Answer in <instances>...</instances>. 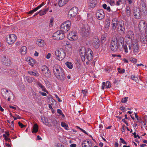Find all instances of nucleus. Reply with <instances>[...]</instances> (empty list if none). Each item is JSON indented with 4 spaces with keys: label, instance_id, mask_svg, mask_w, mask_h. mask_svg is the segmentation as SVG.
<instances>
[{
    "label": "nucleus",
    "instance_id": "obj_19",
    "mask_svg": "<svg viewBox=\"0 0 147 147\" xmlns=\"http://www.w3.org/2000/svg\"><path fill=\"white\" fill-rule=\"evenodd\" d=\"M125 28L124 26L122 24H119L117 27V31L121 35H123L125 33Z\"/></svg>",
    "mask_w": 147,
    "mask_h": 147
},
{
    "label": "nucleus",
    "instance_id": "obj_48",
    "mask_svg": "<svg viewBox=\"0 0 147 147\" xmlns=\"http://www.w3.org/2000/svg\"><path fill=\"white\" fill-rule=\"evenodd\" d=\"M55 147H63V146L61 144L58 143L56 144L55 145Z\"/></svg>",
    "mask_w": 147,
    "mask_h": 147
},
{
    "label": "nucleus",
    "instance_id": "obj_8",
    "mask_svg": "<svg viewBox=\"0 0 147 147\" xmlns=\"http://www.w3.org/2000/svg\"><path fill=\"white\" fill-rule=\"evenodd\" d=\"M134 35V33L132 31H129L127 32V35L125 37V41L128 45L134 42L133 41Z\"/></svg>",
    "mask_w": 147,
    "mask_h": 147
},
{
    "label": "nucleus",
    "instance_id": "obj_29",
    "mask_svg": "<svg viewBox=\"0 0 147 147\" xmlns=\"http://www.w3.org/2000/svg\"><path fill=\"white\" fill-rule=\"evenodd\" d=\"M38 125L36 123L34 124L33 127L32 132V133H36L38 131Z\"/></svg>",
    "mask_w": 147,
    "mask_h": 147
},
{
    "label": "nucleus",
    "instance_id": "obj_22",
    "mask_svg": "<svg viewBox=\"0 0 147 147\" xmlns=\"http://www.w3.org/2000/svg\"><path fill=\"white\" fill-rule=\"evenodd\" d=\"M38 87H40L42 91L45 92H47V91L45 88V86L43 85L40 82H37L36 83Z\"/></svg>",
    "mask_w": 147,
    "mask_h": 147
},
{
    "label": "nucleus",
    "instance_id": "obj_61",
    "mask_svg": "<svg viewBox=\"0 0 147 147\" xmlns=\"http://www.w3.org/2000/svg\"><path fill=\"white\" fill-rule=\"evenodd\" d=\"M35 11H34V9L33 10H32L31 11H29V14H31V13H34Z\"/></svg>",
    "mask_w": 147,
    "mask_h": 147
},
{
    "label": "nucleus",
    "instance_id": "obj_9",
    "mask_svg": "<svg viewBox=\"0 0 147 147\" xmlns=\"http://www.w3.org/2000/svg\"><path fill=\"white\" fill-rule=\"evenodd\" d=\"M129 50H131L132 48L133 52L135 54L138 53L139 52V47L138 43L136 41H134V42L131 44L129 45Z\"/></svg>",
    "mask_w": 147,
    "mask_h": 147
},
{
    "label": "nucleus",
    "instance_id": "obj_18",
    "mask_svg": "<svg viewBox=\"0 0 147 147\" xmlns=\"http://www.w3.org/2000/svg\"><path fill=\"white\" fill-rule=\"evenodd\" d=\"M119 24H121L119 23L116 18H114L113 19L112 24L113 29L115 30L116 28H117V27L119 26Z\"/></svg>",
    "mask_w": 147,
    "mask_h": 147
},
{
    "label": "nucleus",
    "instance_id": "obj_17",
    "mask_svg": "<svg viewBox=\"0 0 147 147\" xmlns=\"http://www.w3.org/2000/svg\"><path fill=\"white\" fill-rule=\"evenodd\" d=\"M42 71L45 76L47 77H49L51 76L50 71L48 68L46 66H44L42 69Z\"/></svg>",
    "mask_w": 147,
    "mask_h": 147
},
{
    "label": "nucleus",
    "instance_id": "obj_62",
    "mask_svg": "<svg viewBox=\"0 0 147 147\" xmlns=\"http://www.w3.org/2000/svg\"><path fill=\"white\" fill-rule=\"evenodd\" d=\"M38 53L36 51H35V53L34 54V55L35 56H38Z\"/></svg>",
    "mask_w": 147,
    "mask_h": 147
},
{
    "label": "nucleus",
    "instance_id": "obj_13",
    "mask_svg": "<svg viewBox=\"0 0 147 147\" xmlns=\"http://www.w3.org/2000/svg\"><path fill=\"white\" fill-rule=\"evenodd\" d=\"M78 9L76 7H72L69 11L68 13V17L71 18L75 16L78 13Z\"/></svg>",
    "mask_w": 147,
    "mask_h": 147
},
{
    "label": "nucleus",
    "instance_id": "obj_14",
    "mask_svg": "<svg viewBox=\"0 0 147 147\" xmlns=\"http://www.w3.org/2000/svg\"><path fill=\"white\" fill-rule=\"evenodd\" d=\"M96 16L97 18L99 20L103 19L105 16L103 10L102 9L97 10L96 13Z\"/></svg>",
    "mask_w": 147,
    "mask_h": 147
},
{
    "label": "nucleus",
    "instance_id": "obj_33",
    "mask_svg": "<svg viewBox=\"0 0 147 147\" xmlns=\"http://www.w3.org/2000/svg\"><path fill=\"white\" fill-rule=\"evenodd\" d=\"M25 79L29 83H32L34 80L33 78L29 76H26Z\"/></svg>",
    "mask_w": 147,
    "mask_h": 147
},
{
    "label": "nucleus",
    "instance_id": "obj_52",
    "mask_svg": "<svg viewBox=\"0 0 147 147\" xmlns=\"http://www.w3.org/2000/svg\"><path fill=\"white\" fill-rule=\"evenodd\" d=\"M55 97L57 99L58 101L59 102H61L62 101V100L59 98V97L57 95L55 94Z\"/></svg>",
    "mask_w": 147,
    "mask_h": 147
},
{
    "label": "nucleus",
    "instance_id": "obj_44",
    "mask_svg": "<svg viewBox=\"0 0 147 147\" xmlns=\"http://www.w3.org/2000/svg\"><path fill=\"white\" fill-rule=\"evenodd\" d=\"M123 47L124 49V52L126 53H127L128 52V51L127 45H123Z\"/></svg>",
    "mask_w": 147,
    "mask_h": 147
},
{
    "label": "nucleus",
    "instance_id": "obj_45",
    "mask_svg": "<svg viewBox=\"0 0 147 147\" xmlns=\"http://www.w3.org/2000/svg\"><path fill=\"white\" fill-rule=\"evenodd\" d=\"M106 86L107 88H109L111 87V83L109 81H107L106 82Z\"/></svg>",
    "mask_w": 147,
    "mask_h": 147
},
{
    "label": "nucleus",
    "instance_id": "obj_31",
    "mask_svg": "<svg viewBox=\"0 0 147 147\" xmlns=\"http://www.w3.org/2000/svg\"><path fill=\"white\" fill-rule=\"evenodd\" d=\"M141 9L142 11H144L146 9V5L144 1H142L141 3Z\"/></svg>",
    "mask_w": 147,
    "mask_h": 147
},
{
    "label": "nucleus",
    "instance_id": "obj_15",
    "mask_svg": "<svg viewBox=\"0 0 147 147\" xmlns=\"http://www.w3.org/2000/svg\"><path fill=\"white\" fill-rule=\"evenodd\" d=\"M147 24L145 21L141 20L140 21L138 25V28L140 31L142 32L147 28Z\"/></svg>",
    "mask_w": 147,
    "mask_h": 147
},
{
    "label": "nucleus",
    "instance_id": "obj_37",
    "mask_svg": "<svg viewBox=\"0 0 147 147\" xmlns=\"http://www.w3.org/2000/svg\"><path fill=\"white\" fill-rule=\"evenodd\" d=\"M96 3V0H92L91 1L90 6L91 7L94 8L95 6Z\"/></svg>",
    "mask_w": 147,
    "mask_h": 147
},
{
    "label": "nucleus",
    "instance_id": "obj_59",
    "mask_svg": "<svg viewBox=\"0 0 147 147\" xmlns=\"http://www.w3.org/2000/svg\"><path fill=\"white\" fill-rule=\"evenodd\" d=\"M126 1L129 4H131L132 0H126Z\"/></svg>",
    "mask_w": 147,
    "mask_h": 147
},
{
    "label": "nucleus",
    "instance_id": "obj_36",
    "mask_svg": "<svg viewBox=\"0 0 147 147\" xmlns=\"http://www.w3.org/2000/svg\"><path fill=\"white\" fill-rule=\"evenodd\" d=\"M28 73L31 75L34 76H39V74L37 72H34L33 71H28Z\"/></svg>",
    "mask_w": 147,
    "mask_h": 147
},
{
    "label": "nucleus",
    "instance_id": "obj_47",
    "mask_svg": "<svg viewBox=\"0 0 147 147\" xmlns=\"http://www.w3.org/2000/svg\"><path fill=\"white\" fill-rule=\"evenodd\" d=\"M3 136L5 138V140L8 141V142H10L11 140L10 139L7 138L5 134H3Z\"/></svg>",
    "mask_w": 147,
    "mask_h": 147
},
{
    "label": "nucleus",
    "instance_id": "obj_16",
    "mask_svg": "<svg viewBox=\"0 0 147 147\" xmlns=\"http://www.w3.org/2000/svg\"><path fill=\"white\" fill-rule=\"evenodd\" d=\"M1 61L3 65L6 66H9L11 63V60L9 59L6 58L5 56L2 57Z\"/></svg>",
    "mask_w": 147,
    "mask_h": 147
},
{
    "label": "nucleus",
    "instance_id": "obj_27",
    "mask_svg": "<svg viewBox=\"0 0 147 147\" xmlns=\"http://www.w3.org/2000/svg\"><path fill=\"white\" fill-rule=\"evenodd\" d=\"M126 15L128 17H130L131 15V9L129 6H127L126 8Z\"/></svg>",
    "mask_w": 147,
    "mask_h": 147
},
{
    "label": "nucleus",
    "instance_id": "obj_41",
    "mask_svg": "<svg viewBox=\"0 0 147 147\" xmlns=\"http://www.w3.org/2000/svg\"><path fill=\"white\" fill-rule=\"evenodd\" d=\"M58 3V5L60 7H62L65 4L63 0H59Z\"/></svg>",
    "mask_w": 147,
    "mask_h": 147
},
{
    "label": "nucleus",
    "instance_id": "obj_5",
    "mask_svg": "<svg viewBox=\"0 0 147 147\" xmlns=\"http://www.w3.org/2000/svg\"><path fill=\"white\" fill-rule=\"evenodd\" d=\"M1 93L3 98L5 99H6L8 98L7 100L9 101L11 99V97L13 96V93L11 91H9L3 88L1 90Z\"/></svg>",
    "mask_w": 147,
    "mask_h": 147
},
{
    "label": "nucleus",
    "instance_id": "obj_24",
    "mask_svg": "<svg viewBox=\"0 0 147 147\" xmlns=\"http://www.w3.org/2000/svg\"><path fill=\"white\" fill-rule=\"evenodd\" d=\"M135 11L133 12L134 14L135 18L136 19H140L141 18V14L140 12L139 11L135 12Z\"/></svg>",
    "mask_w": 147,
    "mask_h": 147
},
{
    "label": "nucleus",
    "instance_id": "obj_54",
    "mask_svg": "<svg viewBox=\"0 0 147 147\" xmlns=\"http://www.w3.org/2000/svg\"><path fill=\"white\" fill-rule=\"evenodd\" d=\"M18 124L19 126L21 127V128H23V127L24 126L22 124V123H21L20 122H19Z\"/></svg>",
    "mask_w": 147,
    "mask_h": 147
},
{
    "label": "nucleus",
    "instance_id": "obj_21",
    "mask_svg": "<svg viewBox=\"0 0 147 147\" xmlns=\"http://www.w3.org/2000/svg\"><path fill=\"white\" fill-rule=\"evenodd\" d=\"M100 42V40L98 38H95L93 39L92 44L95 48L98 49L99 47Z\"/></svg>",
    "mask_w": 147,
    "mask_h": 147
},
{
    "label": "nucleus",
    "instance_id": "obj_7",
    "mask_svg": "<svg viewBox=\"0 0 147 147\" xmlns=\"http://www.w3.org/2000/svg\"><path fill=\"white\" fill-rule=\"evenodd\" d=\"M61 30L57 31L53 34V38L57 40H61L65 37V35L64 33Z\"/></svg>",
    "mask_w": 147,
    "mask_h": 147
},
{
    "label": "nucleus",
    "instance_id": "obj_34",
    "mask_svg": "<svg viewBox=\"0 0 147 147\" xmlns=\"http://www.w3.org/2000/svg\"><path fill=\"white\" fill-rule=\"evenodd\" d=\"M66 66L69 69H72L73 67V65L72 63L69 61L66 62L65 63Z\"/></svg>",
    "mask_w": 147,
    "mask_h": 147
},
{
    "label": "nucleus",
    "instance_id": "obj_58",
    "mask_svg": "<svg viewBox=\"0 0 147 147\" xmlns=\"http://www.w3.org/2000/svg\"><path fill=\"white\" fill-rule=\"evenodd\" d=\"M70 147H76V145L75 144H72L70 145Z\"/></svg>",
    "mask_w": 147,
    "mask_h": 147
},
{
    "label": "nucleus",
    "instance_id": "obj_2",
    "mask_svg": "<svg viewBox=\"0 0 147 147\" xmlns=\"http://www.w3.org/2000/svg\"><path fill=\"white\" fill-rule=\"evenodd\" d=\"M124 42L123 38L121 36H115L112 39L111 42V48L114 51H117Z\"/></svg>",
    "mask_w": 147,
    "mask_h": 147
},
{
    "label": "nucleus",
    "instance_id": "obj_25",
    "mask_svg": "<svg viewBox=\"0 0 147 147\" xmlns=\"http://www.w3.org/2000/svg\"><path fill=\"white\" fill-rule=\"evenodd\" d=\"M36 44L39 46L40 47H42L44 46L45 44V42L43 40L41 39H39L38 40Z\"/></svg>",
    "mask_w": 147,
    "mask_h": 147
},
{
    "label": "nucleus",
    "instance_id": "obj_35",
    "mask_svg": "<svg viewBox=\"0 0 147 147\" xmlns=\"http://www.w3.org/2000/svg\"><path fill=\"white\" fill-rule=\"evenodd\" d=\"M110 23L109 22H107L105 23L104 28L105 30L108 31L109 28Z\"/></svg>",
    "mask_w": 147,
    "mask_h": 147
},
{
    "label": "nucleus",
    "instance_id": "obj_23",
    "mask_svg": "<svg viewBox=\"0 0 147 147\" xmlns=\"http://www.w3.org/2000/svg\"><path fill=\"white\" fill-rule=\"evenodd\" d=\"M49 9V7H47L45 9H43V10H40L38 12V13H39V15L40 16L43 15H44L48 11Z\"/></svg>",
    "mask_w": 147,
    "mask_h": 147
},
{
    "label": "nucleus",
    "instance_id": "obj_32",
    "mask_svg": "<svg viewBox=\"0 0 147 147\" xmlns=\"http://www.w3.org/2000/svg\"><path fill=\"white\" fill-rule=\"evenodd\" d=\"M106 1L111 6H113L116 4L115 0H107Z\"/></svg>",
    "mask_w": 147,
    "mask_h": 147
},
{
    "label": "nucleus",
    "instance_id": "obj_49",
    "mask_svg": "<svg viewBox=\"0 0 147 147\" xmlns=\"http://www.w3.org/2000/svg\"><path fill=\"white\" fill-rule=\"evenodd\" d=\"M122 3V1L121 0H118L116 2V5L117 6H119L121 3Z\"/></svg>",
    "mask_w": 147,
    "mask_h": 147
},
{
    "label": "nucleus",
    "instance_id": "obj_4",
    "mask_svg": "<svg viewBox=\"0 0 147 147\" xmlns=\"http://www.w3.org/2000/svg\"><path fill=\"white\" fill-rule=\"evenodd\" d=\"M55 55L58 59L59 61H61L66 56V53L63 49H59L56 51Z\"/></svg>",
    "mask_w": 147,
    "mask_h": 147
},
{
    "label": "nucleus",
    "instance_id": "obj_53",
    "mask_svg": "<svg viewBox=\"0 0 147 147\" xmlns=\"http://www.w3.org/2000/svg\"><path fill=\"white\" fill-rule=\"evenodd\" d=\"M105 85V82H103L102 83V90H104V89Z\"/></svg>",
    "mask_w": 147,
    "mask_h": 147
},
{
    "label": "nucleus",
    "instance_id": "obj_42",
    "mask_svg": "<svg viewBox=\"0 0 147 147\" xmlns=\"http://www.w3.org/2000/svg\"><path fill=\"white\" fill-rule=\"evenodd\" d=\"M117 70L119 72V73H124L125 72V70L123 69H121L119 68H117Z\"/></svg>",
    "mask_w": 147,
    "mask_h": 147
},
{
    "label": "nucleus",
    "instance_id": "obj_50",
    "mask_svg": "<svg viewBox=\"0 0 147 147\" xmlns=\"http://www.w3.org/2000/svg\"><path fill=\"white\" fill-rule=\"evenodd\" d=\"M120 140H121V142L123 144H127V143L122 138H120Z\"/></svg>",
    "mask_w": 147,
    "mask_h": 147
},
{
    "label": "nucleus",
    "instance_id": "obj_56",
    "mask_svg": "<svg viewBox=\"0 0 147 147\" xmlns=\"http://www.w3.org/2000/svg\"><path fill=\"white\" fill-rule=\"evenodd\" d=\"M44 3L43 2L38 6V7L39 8H40L41 7H42L44 5Z\"/></svg>",
    "mask_w": 147,
    "mask_h": 147
},
{
    "label": "nucleus",
    "instance_id": "obj_26",
    "mask_svg": "<svg viewBox=\"0 0 147 147\" xmlns=\"http://www.w3.org/2000/svg\"><path fill=\"white\" fill-rule=\"evenodd\" d=\"M26 60L28 62L29 64L31 65L32 66H33V65L35 63V61L34 59L30 58V57L28 58Z\"/></svg>",
    "mask_w": 147,
    "mask_h": 147
},
{
    "label": "nucleus",
    "instance_id": "obj_11",
    "mask_svg": "<svg viewBox=\"0 0 147 147\" xmlns=\"http://www.w3.org/2000/svg\"><path fill=\"white\" fill-rule=\"evenodd\" d=\"M90 33V28L88 26H87L82 28L81 34L83 37L86 38L88 37Z\"/></svg>",
    "mask_w": 147,
    "mask_h": 147
},
{
    "label": "nucleus",
    "instance_id": "obj_51",
    "mask_svg": "<svg viewBox=\"0 0 147 147\" xmlns=\"http://www.w3.org/2000/svg\"><path fill=\"white\" fill-rule=\"evenodd\" d=\"M82 93L84 94V96L87 94V91L86 90H83L82 91Z\"/></svg>",
    "mask_w": 147,
    "mask_h": 147
},
{
    "label": "nucleus",
    "instance_id": "obj_60",
    "mask_svg": "<svg viewBox=\"0 0 147 147\" xmlns=\"http://www.w3.org/2000/svg\"><path fill=\"white\" fill-rule=\"evenodd\" d=\"M40 93L41 95L43 96H46L47 95L46 94L45 92H41Z\"/></svg>",
    "mask_w": 147,
    "mask_h": 147
},
{
    "label": "nucleus",
    "instance_id": "obj_63",
    "mask_svg": "<svg viewBox=\"0 0 147 147\" xmlns=\"http://www.w3.org/2000/svg\"><path fill=\"white\" fill-rule=\"evenodd\" d=\"M123 61L126 63H128V61L125 58L123 59Z\"/></svg>",
    "mask_w": 147,
    "mask_h": 147
},
{
    "label": "nucleus",
    "instance_id": "obj_30",
    "mask_svg": "<svg viewBox=\"0 0 147 147\" xmlns=\"http://www.w3.org/2000/svg\"><path fill=\"white\" fill-rule=\"evenodd\" d=\"M41 120L43 123L46 125H49V122L48 121V119L45 117H41Z\"/></svg>",
    "mask_w": 147,
    "mask_h": 147
},
{
    "label": "nucleus",
    "instance_id": "obj_57",
    "mask_svg": "<svg viewBox=\"0 0 147 147\" xmlns=\"http://www.w3.org/2000/svg\"><path fill=\"white\" fill-rule=\"evenodd\" d=\"M120 109L123 111V112H125V108L123 107H121L120 108Z\"/></svg>",
    "mask_w": 147,
    "mask_h": 147
},
{
    "label": "nucleus",
    "instance_id": "obj_39",
    "mask_svg": "<svg viewBox=\"0 0 147 147\" xmlns=\"http://www.w3.org/2000/svg\"><path fill=\"white\" fill-rule=\"evenodd\" d=\"M103 7L105 9H106L107 10L108 12L111 11V8L109 6L107 7V5L106 4H104L102 5Z\"/></svg>",
    "mask_w": 147,
    "mask_h": 147
},
{
    "label": "nucleus",
    "instance_id": "obj_43",
    "mask_svg": "<svg viewBox=\"0 0 147 147\" xmlns=\"http://www.w3.org/2000/svg\"><path fill=\"white\" fill-rule=\"evenodd\" d=\"M57 111L58 113L59 114L62 115L63 117H64L65 115L63 114V113L62 112V111L61 110L58 109L57 110Z\"/></svg>",
    "mask_w": 147,
    "mask_h": 147
},
{
    "label": "nucleus",
    "instance_id": "obj_6",
    "mask_svg": "<svg viewBox=\"0 0 147 147\" xmlns=\"http://www.w3.org/2000/svg\"><path fill=\"white\" fill-rule=\"evenodd\" d=\"M71 25V23L70 21H66L61 25L60 29L63 32L66 33L70 30Z\"/></svg>",
    "mask_w": 147,
    "mask_h": 147
},
{
    "label": "nucleus",
    "instance_id": "obj_20",
    "mask_svg": "<svg viewBox=\"0 0 147 147\" xmlns=\"http://www.w3.org/2000/svg\"><path fill=\"white\" fill-rule=\"evenodd\" d=\"M82 147H92V143L91 141L85 140L82 142Z\"/></svg>",
    "mask_w": 147,
    "mask_h": 147
},
{
    "label": "nucleus",
    "instance_id": "obj_12",
    "mask_svg": "<svg viewBox=\"0 0 147 147\" xmlns=\"http://www.w3.org/2000/svg\"><path fill=\"white\" fill-rule=\"evenodd\" d=\"M67 38L70 40H76L78 39L77 33L74 31H71L67 36Z\"/></svg>",
    "mask_w": 147,
    "mask_h": 147
},
{
    "label": "nucleus",
    "instance_id": "obj_1",
    "mask_svg": "<svg viewBox=\"0 0 147 147\" xmlns=\"http://www.w3.org/2000/svg\"><path fill=\"white\" fill-rule=\"evenodd\" d=\"M80 54L83 61H85L86 56L89 61H91L93 59V52L90 49H86L83 47L81 48L79 50Z\"/></svg>",
    "mask_w": 147,
    "mask_h": 147
},
{
    "label": "nucleus",
    "instance_id": "obj_10",
    "mask_svg": "<svg viewBox=\"0 0 147 147\" xmlns=\"http://www.w3.org/2000/svg\"><path fill=\"white\" fill-rule=\"evenodd\" d=\"M16 38V36L14 34H12L7 36L6 40L9 45H11L15 42Z\"/></svg>",
    "mask_w": 147,
    "mask_h": 147
},
{
    "label": "nucleus",
    "instance_id": "obj_55",
    "mask_svg": "<svg viewBox=\"0 0 147 147\" xmlns=\"http://www.w3.org/2000/svg\"><path fill=\"white\" fill-rule=\"evenodd\" d=\"M51 55L50 53H48L46 56V58L48 59L50 58Z\"/></svg>",
    "mask_w": 147,
    "mask_h": 147
},
{
    "label": "nucleus",
    "instance_id": "obj_64",
    "mask_svg": "<svg viewBox=\"0 0 147 147\" xmlns=\"http://www.w3.org/2000/svg\"><path fill=\"white\" fill-rule=\"evenodd\" d=\"M39 9L40 8L38 7L37 6V7H36L34 9V11L35 12Z\"/></svg>",
    "mask_w": 147,
    "mask_h": 147
},
{
    "label": "nucleus",
    "instance_id": "obj_28",
    "mask_svg": "<svg viewBox=\"0 0 147 147\" xmlns=\"http://www.w3.org/2000/svg\"><path fill=\"white\" fill-rule=\"evenodd\" d=\"M27 51V48L26 47L24 46L22 47L20 50V52H21L22 55H25Z\"/></svg>",
    "mask_w": 147,
    "mask_h": 147
},
{
    "label": "nucleus",
    "instance_id": "obj_40",
    "mask_svg": "<svg viewBox=\"0 0 147 147\" xmlns=\"http://www.w3.org/2000/svg\"><path fill=\"white\" fill-rule=\"evenodd\" d=\"M131 79L134 80L136 82H137V81H138V80L137 77L135 76L134 75H132L131 76Z\"/></svg>",
    "mask_w": 147,
    "mask_h": 147
},
{
    "label": "nucleus",
    "instance_id": "obj_3",
    "mask_svg": "<svg viewBox=\"0 0 147 147\" xmlns=\"http://www.w3.org/2000/svg\"><path fill=\"white\" fill-rule=\"evenodd\" d=\"M53 68L54 74L56 78L60 81H63L65 79L66 76L62 67L57 64H55Z\"/></svg>",
    "mask_w": 147,
    "mask_h": 147
},
{
    "label": "nucleus",
    "instance_id": "obj_38",
    "mask_svg": "<svg viewBox=\"0 0 147 147\" xmlns=\"http://www.w3.org/2000/svg\"><path fill=\"white\" fill-rule=\"evenodd\" d=\"M61 126L63 127L65 129H68V125L65 123V122H61Z\"/></svg>",
    "mask_w": 147,
    "mask_h": 147
},
{
    "label": "nucleus",
    "instance_id": "obj_46",
    "mask_svg": "<svg viewBox=\"0 0 147 147\" xmlns=\"http://www.w3.org/2000/svg\"><path fill=\"white\" fill-rule=\"evenodd\" d=\"M128 98V97H126L124 98H122L121 100V102L123 103H124L126 102V101H127Z\"/></svg>",
    "mask_w": 147,
    "mask_h": 147
}]
</instances>
